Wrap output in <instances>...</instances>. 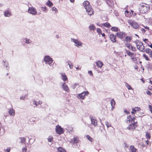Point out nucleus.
<instances>
[{"mask_svg":"<svg viewBox=\"0 0 152 152\" xmlns=\"http://www.w3.org/2000/svg\"><path fill=\"white\" fill-rule=\"evenodd\" d=\"M83 5L86 12L89 15H91L94 14V11L91 6L89 4V2L88 1H85L83 3Z\"/></svg>","mask_w":152,"mask_h":152,"instance_id":"f257e3e1","label":"nucleus"},{"mask_svg":"<svg viewBox=\"0 0 152 152\" xmlns=\"http://www.w3.org/2000/svg\"><path fill=\"white\" fill-rule=\"evenodd\" d=\"M150 10V6L148 4L143 3L140 4L139 10L142 13H145L147 12Z\"/></svg>","mask_w":152,"mask_h":152,"instance_id":"f03ea898","label":"nucleus"},{"mask_svg":"<svg viewBox=\"0 0 152 152\" xmlns=\"http://www.w3.org/2000/svg\"><path fill=\"white\" fill-rule=\"evenodd\" d=\"M44 61L45 62V64L49 65L50 66H52L54 64L52 58L49 56H45Z\"/></svg>","mask_w":152,"mask_h":152,"instance_id":"7ed1b4c3","label":"nucleus"},{"mask_svg":"<svg viewBox=\"0 0 152 152\" xmlns=\"http://www.w3.org/2000/svg\"><path fill=\"white\" fill-rule=\"evenodd\" d=\"M71 41L75 43L74 45L78 48H80L82 47L83 43L78 39H75L72 38Z\"/></svg>","mask_w":152,"mask_h":152,"instance_id":"20e7f679","label":"nucleus"},{"mask_svg":"<svg viewBox=\"0 0 152 152\" xmlns=\"http://www.w3.org/2000/svg\"><path fill=\"white\" fill-rule=\"evenodd\" d=\"M126 122L128 124L133 123H137V122L135 121V118L134 116H131L130 115L127 116Z\"/></svg>","mask_w":152,"mask_h":152,"instance_id":"39448f33","label":"nucleus"},{"mask_svg":"<svg viewBox=\"0 0 152 152\" xmlns=\"http://www.w3.org/2000/svg\"><path fill=\"white\" fill-rule=\"evenodd\" d=\"M128 23L134 28L137 29L139 27V25L137 23L133 20H129L128 21Z\"/></svg>","mask_w":152,"mask_h":152,"instance_id":"423d86ee","label":"nucleus"},{"mask_svg":"<svg viewBox=\"0 0 152 152\" xmlns=\"http://www.w3.org/2000/svg\"><path fill=\"white\" fill-rule=\"evenodd\" d=\"M56 131L57 134H61L64 133V129L62 128L61 126L58 125L56 126Z\"/></svg>","mask_w":152,"mask_h":152,"instance_id":"0eeeda50","label":"nucleus"},{"mask_svg":"<svg viewBox=\"0 0 152 152\" xmlns=\"http://www.w3.org/2000/svg\"><path fill=\"white\" fill-rule=\"evenodd\" d=\"M129 124V125L127 128V129L129 130L133 131L137 126V123H130Z\"/></svg>","mask_w":152,"mask_h":152,"instance_id":"6e6552de","label":"nucleus"},{"mask_svg":"<svg viewBox=\"0 0 152 152\" xmlns=\"http://www.w3.org/2000/svg\"><path fill=\"white\" fill-rule=\"evenodd\" d=\"M28 12L33 15H36L37 14L36 9L33 7L29 8L28 9Z\"/></svg>","mask_w":152,"mask_h":152,"instance_id":"1a4fd4ad","label":"nucleus"},{"mask_svg":"<svg viewBox=\"0 0 152 152\" xmlns=\"http://www.w3.org/2000/svg\"><path fill=\"white\" fill-rule=\"evenodd\" d=\"M116 35L118 37L122 39L123 37L126 36V34L124 32H118Z\"/></svg>","mask_w":152,"mask_h":152,"instance_id":"9d476101","label":"nucleus"},{"mask_svg":"<svg viewBox=\"0 0 152 152\" xmlns=\"http://www.w3.org/2000/svg\"><path fill=\"white\" fill-rule=\"evenodd\" d=\"M86 94H88V92H84L82 93L81 94H78V98H80L82 99H84L85 95Z\"/></svg>","mask_w":152,"mask_h":152,"instance_id":"9b49d317","label":"nucleus"},{"mask_svg":"<svg viewBox=\"0 0 152 152\" xmlns=\"http://www.w3.org/2000/svg\"><path fill=\"white\" fill-rule=\"evenodd\" d=\"M4 15L6 17H9L11 15V12L9 9H7L4 12Z\"/></svg>","mask_w":152,"mask_h":152,"instance_id":"f8f14e48","label":"nucleus"},{"mask_svg":"<svg viewBox=\"0 0 152 152\" xmlns=\"http://www.w3.org/2000/svg\"><path fill=\"white\" fill-rule=\"evenodd\" d=\"M62 88L64 90L66 91V92H69V91L68 87L65 83H63L62 84Z\"/></svg>","mask_w":152,"mask_h":152,"instance_id":"ddd939ff","label":"nucleus"},{"mask_svg":"<svg viewBox=\"0 0 152 152\" xmlns=\"http://www.w3.org/2000/svg\"><path fill=\"white\" fill-rule=\"evenodd\" d=\"M125 45L129 49L132 51H134L136 50L135 48L130 45L129 43H126Z\"/></svg>","mask_w":152,"mask_h":152,"instance_id":"4468645a","label":"nucleus"},{"mask_svg":"<svg viewBox=\"0 0 152 152\" xmlns=\"http://www.w3.org/2000/svg\"><path fill=\"white\" fill-rule=\"evenodd\" d=\"M110 38L111 40L113 42H116V37L115 35L113 34L110 35Z\"/></svg>","mask_w":152,"mask_h":152,"instance_id":"2eb2a0df","label":"nucleus"},{"mask_svg":"<svg viewBox=\"0 0 152 152\" xmlns=\"http://www.w3.org/2000/svg\"><path fill=\"white\" fill-rule=\"evenodd\" d=\"M91 123L94 125L95 126H97V120L93 118H91Z\"/></svg>","mask_w":152,"mask_h":152,"instance_id":"dca6fc26","label":"nucleus"},{"mask_svg":"<svg viewBox=\"0 0 152 152\" xmlns=\"http://www.w3.org/2000/svg\"><path fill=\"white\" fill-rule=\"evenodd\" d=\"M8 112L10 115L13 116L15 115V110L12 108L10 109Z\"/></svg>","mask_w":152,"mask_h":152,"instance_id":"f3484780","label":"nucleus"},{"mask_svg":"<svg viewBox=\"0 0 152 152\" xmlns=\"http://www.w3.org/2000/svg\"><path fill=\"white\" fill-rule=\"evenodd\" d=\"M96 64L97 66L98 67H100V68L101 67L103 64V63L102 61H98L96 62Z\"/></svg>","mask_w":152,"mask_h":152,"instance_id":"a211bd4d","label":"nucleus"},{"mask_svg":"<svg viewBox=\"0 0 152 152\" xmlns=\"http://www.w3.org/2000/svg\"><path fill=\"white\" fill-rule=\"evenodd\" d=\"M101 26H104L105 27L109 28L111 26L110 23H101L100 25Z\"/></svg>","mask_w":152,"mask_h":152,"instance_id":"6ab92c4d","label":"nucleus"},{"mask_svg":"<svg viewBox=\"0 0 152 152\" xmlns=\"http://www.w3.org/2000/svg\"><path fill=\"white\" fill-rule=\"evenodd\" d=\"M132 110L133 111H134L135 113L137 112H140L141 110L140 108L138 107H135L134 108H133Z\"/></svg>","mask_w":152,"mask_h":152,"instance_id":"aec40b11","label":"nucleus"},{"mask_svg":"<svg viewBox=\"0 0 152 152\" xmlns=\"http://www.w3.org/2000/svg\"><path fill=\"white\" fill-rule=\"evenodd\" d=\"M135 43L136 44L137 47L139 46H140L141 45H143L142 43V42L138 40H137L136 41H135Z\"/></svg>","mask_w":152,"mask_h":152,"instance_id":"412c9836","label":"nucleus"},{"mask_svg":"<svg viewBox=\"0 0 152 152\" xmlns=\"http://www.w3.org/2000/svg\"><path fill=\"white\" fill-rule=\"evenodd\" d=\"M61 75L62 77V79L64 81H65L67 80V78L65 74L62 73L61 74Z\"/></svg>","mask_w":152,"mask_h":152,"instance_id":"4be33fe9","label":"nucleus"},{"mask_svg":"<svg viewBox=\"0 0 152 152\" xmlns=\"http://www.w3.org/2000/svg\"><path fill=\"white\" fill-rule=\"evenodd\" d=\"M137 49L140 51L144 52L145 47L143 45H141L140 46H139L137 47Z\"/></svg>","mask_w":152,"mask_h":152,"instance_id":"5701e85b","label":"nucleus"},{"mask_svg":"<svg viewBox=\"0 0 152 152\" xmlns=\"http://www.w3.org/2000/svg\"><path fill=\"white\" fill-rule=\"evenodd\" d=\"M111 0H107L106 3L109 7H112L113 5V3L111 2Z\"/></svg>","mask_w":152,"mask_h":152,"instance_id":"b1692460","label":"nucleus"},{"mask_svg":"<svg viewBox=\"0 0 152 152\" xmlns=\"http://www.w3.org/2000/svg\"><path fill=\"white\" fill-rule=\"evenodd\" d=\"M129 148L131 151V152H136L137 149L134 148L133 145H131L129 147Z\"/></svg>","mask_w":152,"mask_h":152,"instance_id":"393cba45","label":"nucleus"},{"mask_svg":"<svg viewBox=\"0 0 152 152\" xmlns=\"http://www.w3.org/2000/svg\"><path fill=\"white\" fill-rule=\"evenodd\" d=\"M78 141V139L77 137L73 138L71 140V142L72 143H77Z\"/></svg>","mask_w":152,"mask_h":152,"instance_id":"a878e982","label":"nucleus"},{"mask_svg":"<svg viewBox=\"0 0 152 152\" xmlns=\"http://www.w3.org/2000/svg\"><path fill=\"white\" fill-rule=\"evenodd\" d=\"M19 139L20 140V142L22 143H25L26 141V139L25 137H20Z\"/></svg>","mask_w":152,"mask_h":152,"instance_id":"bb28decb","label":"nucleus"},{"mask_svg":"<svg viewBox=\"0 0 152 152\" xmlns=\"http://www.w3.org/2000/svg\"><path fill=\"white\" fill-rule=\"evenodd\" d=\"M58 152H66V150L61 147H59L57 149Z\"/></svg>","mask_w":152,"mask_h":152,"instance_id":"cd10ccee","label":"nucleus"},{"mask_svg":"<svg viewBox=\"0 0 152 152\" xmlns=\"http://www.w3.org/2000/svg\"><path fill=\"white\" fill-rule=\"evenodd\" d=\"M145 52L147 53H149L150 56H151V55L152 54V51L149 48L146 49L145 50Z\"/></svg>","mask_w":152,"mask_h":152,"instance_id":"c85d7f7f","label":"nucleus"},{"mask_svg":"<svg viewBox=\"0 0 152 152\" xmlns=\"http://www.w3.org/2000/svg\"><path fill=\"white\" fill-rule=\"evenodd\" d=\"M125 85L128 90H133V89L131 86L126 83H125Z\"/></svg>","mask_w":152,"mask_h":152,"instance_id":"c756f323","label":"nucleus"},{"mask_svg":"<svg viewBox=\"0 0 152 152\" xmlns=\"http://www.w3.org/2000/svg\"><path fill=\"white\" fill-rule=\"evenodd\" d=\"M126 51L127 53V54L130 56H132L134 55V53L131 52L129 50H125Z\"/></svg>","mask_w":152,"mask_h":152,"instance_id":"7c9ffc66","label":"nucleus"},{"mask_svg":"<svg viewBox=\"0 0 152 152\" xmlns=\"http://www.w3.org/2000/svg\"><path fill=\"white\" fill-rule=\"evenodd\" d=\"M111 30L114 31H118V28L116 27H113L111 28Z\"/></svg>","mask_w":152,"mask_h":152,"instance_id":"2f4dec72","label":"nucleus"},{"mask_svg":"<svg viewBox=\"0 0 152 152\" xmlns=\"http://www.w3.org/2000/svg\"><path fill=\"white\" fill-rule=\"evenodd\" d=\"M46 4L49 7H51L53 5V4L50 1L48 0L46 2Z\"/></svg>","mask_w":152,"mask_h":152,"instance_id":"473e14b6","label":"nucleus"},{"mask_svg":"<svg viewBox=\"0 0 152 152\" xmlns=\"http://www.w3.org/2000/svg\"><path fill=\"white\" fill-rule=\"evenodd\" d=\"M87 139L89 141L92 142L93 140L92 138L89 135H87L86 136Z\"/></svg>","mask_w":152,"mask_h":152,"instance_id":"72a5a7b5","label":"nucleus"},{"mask_svg":"<svg viewBox=\"0 0 152 152\" xmlns=\"http://www.w3.org/2000/svg\"><path fill=\"white\" fill-rule=\"evenodd\" d=\"M89 28L90 30H94L95 29V28L93 25H92L89 26Z\"/></svg>","mask_w":152,"mask_h":152,"instance_id":"f704fd0d","label":"nucleus"},{"mask_svg":"<svg viewBox=\"0 0 152 152\" xmlns=\"http://www.w3.org/2000/svg\"><path fill=\"white\" fill-rule=\"evenodd\" d=\"M105 124L107 128L111 126V124L107 121L105 122Z\"/></svg>","mask_w":152,"mask_h":152,"instance_id":"c9c22d12","label":"nucleus"},{"mask_svg":"<svg viewBox=\"0 0 152 152\" xmlns=\"http://www.w3.org/2000/svg\"><path fill=\"white\" fill-rule=\"evenodd\" d=\"M132 39L131 37L127 36L125 38V40L127 42H129Z\"/></svg>","mask_w":152,"mask_h":152,"instance_id":"e433bc0d","label":"nucleus"},{"mask_svg":"<svg viewBox=\"0 0 152 152\" xmlns=\"http://www.w3.org/2000/svg\"><path fill=\"white\" fill-rule=\"evenodd\" d=\"M111 106H115V102L113 99H112L110 102Z\"/></svg>","mask_w":152,"mask_h":152,"instance_id":"4c0bfd02","label":"nucleus"},{"mask_svg":"<svg viewBox=\"0 0 152 152\" xmlns=\"http://www.w3.org/2000/svg\"><path fill=\"white\" fill-rule=\"evenodd\" d=\"M146 137L148 139H150L151 138V136L149 133L148 132H146L145 135Z\"/></svg>","mask_w":152,"mask_h":152,"instance_id":"58836bf2","label":"nucleus"},{"mask_svg":"<svg viewBox=\"0 0 152 152\" xmlns=\"http://www.w3.org/2000/svg\"><path fill=\"white\" fill-rule=\"evenodd\" d=\"M25 39L26 41V43L27 44H29L31 42V41L29 39H28L27 38H26Z\"/></svg>","mask_w":152,"mask_h":152,"instance_id":"ea45409f","label":"nucleus"},{"mask_svg":"<svg viewBox=\"0 0 152 152\" xmlns=\"http://www.w3.org/2000/svg\"><path fill=\"white\" fill-rule=\"evenodd\" d=\"M41 10H42L44 12H46L47 11V9L46 7H41Z\"/></svg>","mask_w":152,"mask_h":152,"instance_id":"a19ab883","label":"nucleus"},{"mask_svg":"<svg viewBox=\"0 0 152 152\" xmlns=\"http://www.w3.org/2000/svg\"><path fill=\"white\" fill-rule=\"evenodd\" d=\"M53 139V138L52 136H49L48 138V141L49 142H52Z\"/></svg>","mask_w":152,"mask_h":152,"instance_id":"79ce46f5","label":"nucleus"},{"mask_svg":"<svg viewBox=\"0 0 152 152\" xmlns=\"http://www.w3.org/2000/svg\"><path fill=\"white\" fill-rule=\"evenodd\" d=\"M68 64L69 65V66L70 68L72 69V68L73 67V64L71 63L70 62H68Z\"/></svg>","mask_w":152,"mask_h":152,"instance_id":"37998d69","label":"nucleus"},{"mask_svg":"<svg viewBox=\"0 0 152 152\" xmlns=\"http://www.w3.org/2000/svg\"><path fill=\"white\" fill-rule=\"evenodd\" d=\"M78 85L76 83H75L74 84H73V85L71 87L73 89H75L76 87V86Z\"/></svg>","mask_w":152,"mask_h":152,"instance_id":"c03bdc74","label":"nucleus"},{"mask_svg":"<svg viewBox=\"0 0 152 152\" xmlns=\"http://www.w3.org/2000/svg\"><path fill=\"white\" fill-rule=\"evenodd\" d=\"M3 63H4L3 64L4 66H5L6 67H7L8 64L7 62H5L4 61H3Z\"/></svg>","mask_w":152,"mask_h":152,"instance_id":"a18cd8bd","label":"nucleus"},{"mask_svg":"<svg viewBox=\"0 0 152 152\" xmlns=\"http://www.w3.org/2000/svg\"><path fill=\"white\" fill-rule=\"evenodd\" d=\"M143 57L145 58V59L147 61H149V58H148V56L145 54L143 55Z\"/></svg>","mask_w":152,"mask_h":152,"instance_id":"49530a36","label":"nucleus"},{"mask_svg":"<svg viewBox=\"0 0 152 152\" xmlns=\"http://www.w3.org/2000/svg\"><path fill=\"white\" fill-rule=\"evenodd\" d=\"M97 32L99 34H100L102 33V31L100 29L98 28L97 29Z\"/></svg>","mask_w":152,"mask_h":152,"instance_id":"de8ad7c7","label":"nucleus"},{"mask_svg":"<svg viewBox=\"0 0 152 152\" xmlns=\"http://www.w3.org/2000/svg\"><path fill=\"white\" fill-rule=\"evenodd\" d=\"M33 104L35 105V106H34V107H37V105H38V104H37L36 102L35 101H33Z\"/></svg>","mask_w":152,"mask_h":152,"instance_id":"09e8293b","label":"nucleus"},{"mask_svg":"<svg viewBox=\"0 0 152 152\" xmlns=\"http://www.w3.org/2000/svg\"><path fill=\"white\" fill-rule=\"evenodd\" d=\"M52 10H53V11H54L55 12H57V9L55 7H53L52 8Z\"/></svg>","mask_w":152,"mask_h":152,"instance_id":"8fccbe9b","label":"nucleus"},{"mask_svg":"<svg viewBox=\"0 0 152 152\" xmlns=\"http://www.w3.org/2000/svg\"><path fill=\"white\" fill-rule=\"evenodd\" d=\"M149 110H150V112L152 114V106L150 105H149Z\"/></svg>","mask_w":152,"mask_h":152,"instance_id":"3c124183","label":"nucleus"},{"mask_svg":"<svg viewBox=\"0 0 152 152\" xmlns=\"http://www.w3.org/2000/svg\"><path fill=\"white\" fill-rule=\"evenodd\" d=\"M88 74H90V75L91 76H93V73L91 71H89L88 72Z\"/></svg>","mask_w":152,"mask_h":152,"instance_id":"603ef678","label":"nucleus"},{"mask_svg":"<svg viewBox=\"0 0 152 152\" xmlns=\"http://www.w3.org/2000/svg\"><path fill=\"white\" fill-rule=\"evenodd\" d=\"M146 93L147 94L151 95V92L149 91H148L147 92H146Z\"/></svg>","mask_w":152,"mask_h":152,"instance_id":"864d4df0","label":"nucleus"},{"mask_svg":"<svg viewBox=\"0 0 152 152\" xmlns=\"http://www.w3.org/2000/svg\"><path fill=\"white\" fill-rule=\"evenodd\" d=\"M27 148H24L22 149V151L23 152H25L26 151Z\"/></svg>","mask_w":152,"mask_h":152,"instance_id":"5fc2aeb1","label":"nucleus"},{"mask_svg":"<svg viewBox=\"0 0 152 152\" xmlns=\"http://www.w3.org/2000/svg\"><path fill=\"white\" fill-rule=\"evenodd\" d=\"M25 98V97L22 96L20 97V99H21L24 100V99Z\"/></svg>","mask_w":152,"mask_h":152,"instance_id":"6e6d98bb","label":"nucleus"},{"mask_svg":"<svg viewBox=\"0 0 152 152\" xmlns=\"http://www.w3.org/2000/svg\"><path fill=\"white\" fill-rule=\"evenodd\" d=\"M10 149L9 148H7L6 149V152H10Z\"/></svg>","mask_w":152,"mask_h":152,"instance_id":"4d7b16f0","label":"nucleus"},{"mask_svg":"<svg viewBox=\"0 0 152 152\" xmlns=\"http://www.w3.org/2000/svg\"><path fill=\"white\" fill-rule=\"evenodd\" d=\"M124 112L125 113H126L127 114H129V113H129V112L128 111H127L126 110H125Z\"/></svg>","mask_w":152,"mask_h":152,"instance_id":"13d9d810","label":"nucleus"},{"mask_svg":"<svg viewBox=\"0 0 152 152\" xmlns=\"http://www.w3.org/2000/svg\"><path fill=\"white\" fill-rule=\"evenodd\" d=\"M112 108H111V110L112 111L113 110V109H114V106H112Z\"/></svg>","mask_w":152,"mask_h":152,"instance_id":"bf43d9fd","label":"nucleus"},{"mask_svg":"<svg viewBox=\"0 0 152 152\" xmlns=\"http://www.w3.org/2000/svg\"><path fill=\"white\" fill-rule=\"evenodd\" d=\"M42 103V102L41 101H39L37 104L38 105V104H41Z\"/></svg>","mask_w":152,"mask_h":152,"instance_id":"052dcab7","label":"nucleus"},{"mask_svg":"<svg viewBox=\"0 0 152 152\" xmlns=\"http://www.w3.org/2000/svg\"><path fill=\"white\" fill-rule=\"evenodd\" d=\"M72 3H74L75 1V0H69Z\"/></svg>","mask_w":152,"mask_h":152,"instance_id":"680f3d73","label":"nucleus"},{"mask_svg":"<svg viewBox=\"0 0 152 152\" xmlns=\"http://www.w3.org/2000/svg\"><path fill=\"white\" fill-rule=\"evenodd\" d=\"M102 36L103 37H104L105 36V34L104 33H102Z\"/></svg>","mask_w":152,"mask_h":152,"instance_id":"e2e57ef3","label":"nucleus"},{"mask_svg":"<svg viewBox=\"0 0 152 152\" xmlns=\"http://www.w3.org/2000/svg\"><path fill=\"white\" fill-rule=\"evenodd\" d=\"M148 142H149V141H148V140H147L145 141V142L146 143V144H148Z\"/></svg>","mask_w":152,"mask_h":152,"instance_id":"0e129e2a","label":"nucleus"},{"mask_svg":"<svg viewBox=\"0 0 152 152\" xmlns=\"http://www.w3.org/2000/svg\"><path fill=\"white\" fill-rule=\"evenodd\" d=\"M148 40V39H145L143 40V41L145 42H146V41H147Z\"/></svg>","mask_w":152,"mask_h":152,"instance_id":"69168bd1","label":"nucleus"},{"mask_svg":"<svg viewBox=\"0 0 152 152\" xmlns=\"http://www.w3.org/2000/svg\"><path fill=\"white\" fill-rule=\"evenodd\" d=\"M148 45L151 48H152V44H151L150 45Z\"/></svg>","mask_w":152,"mask_h":152,"instance_id":"338daca9","label":"nucleus"},{"mask_svg":"<svg viewBox=\"0 0 152 152\" xmlns=\"http://www.w3.org/2000/svg\"><path fill=\"white\" fill-rule=\"evenodd\" d=\"M142 115V114L141 113H140L139 115H138V116L139 117L141 115Z\"/></svg>","mask_w":152,"mask_h":152,"instance_id":"774afa93","label":"nucleus"}]
</instances>
